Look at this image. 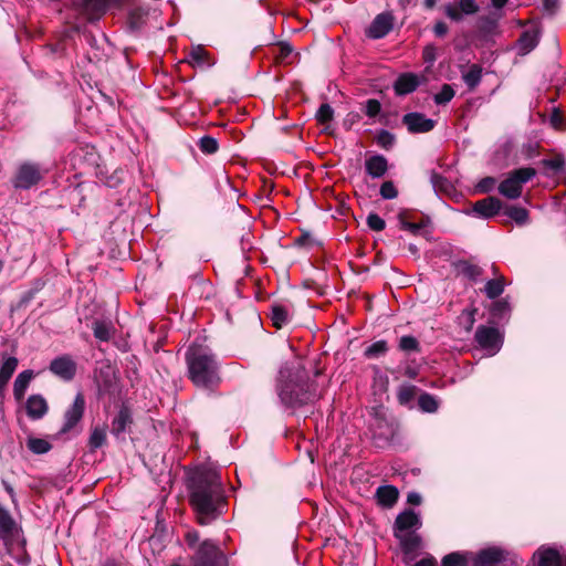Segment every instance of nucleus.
<instances>
[{
    "mask_svg": "<svg viewBox=\"0 0 566 566\" xmlns=\"http://www.w3.org/2000/svg\"><path fill=\"white\" fill-rule=\"evenodd\" d=\"M186 486L189 504L199 525H210L227 512L228 497L217 470L206 465L187 469Z\"/></svg>",
    "mask_w": 566,
    "mask_h": 566,
    "instance_id": "nucleus-1",
    "label": "nucleus"
},
{
    "mask_svg": "<svg viewBox=\"0 0 566 566\" xmlns=\"http://www.w3.org/2000/svg\"><path fill=\"white\" fill-rule=\"evenodd\" d=\"M275 390L286 409H296L314 403L317 399L316 386L310 381L304 364L292 359L282 364L276 377Z\"/></svg>",
    "mask_w": 566,
    "mask_h": 566,
    "instance_id": "nucleus-2",
    "label": "nucleus"
},
{
    "mask_svg": "<svg viewBox=\"0 0 566 566\" xmlns=\"http://www.w3.org/2000/svg\"><path fill=\"white\" fill-rule=\"evenodd\" d=\"M188 378L202 389H213L221 381L220 366L216 355L202 345L191 344L185 354Z\"/></svg>",
    "mask_w": 566,
    "mask_h": 566,
    "instance_id": "nucleus-3",
    "label": "nucleus"
},
{
    "mask_svg": "<svg viewBox=\"0 0 566 566\" xmlns=\"http://www.w3.org/2000/svg\"><path fill=\"white\" fill-rule=\"evenodd\" d=\"M184 541L191 552L189 556L190 566H223L226 564V555L218 543L209 538L201 541L200 533L197 530L186 532ZM170 566L184 565L174 562Z\"/></svg>",
    "mask_w": 566,
    "mask_h": 566,
    "instance_id": "nucleus-4",
    "label": "nucleus"
},
{
    "mask_svg": "<svg viewBox=\"0 0 566 566\" xmlns=\"http://www.w3.org/2000/svg\"><path fill=\"white\" fill-rule=\"evenodd\" d=\"M46 172L48 170L39 163L23 161L12 177V185L15 189L29 190L39 185Z\"/></svg>",
    "mask_w": 566,
    "mask_h": 566,
    "instance_id": "nucleus-5",
    "label": "nucleus"
},
{
    "mask_svg": "<svg viewBox=\"0 0 566 566\" xmlns=\"http://www.w3.org/2000/svg\"><path fill=\"white\" fill-rule=\"evenodd\" d=\"M535 175L536 170L532 167L515 169L499 185V192L507 199H517L522 196L523 184L530 181Z\"/></svg>",
    "mask_w": 566,
    "mask_h": 566,
    "instance_id": "nucleus-6",
    "label": "nucleus"
},
{
    "mask_svg": "<svg viewBox=\"0 0 566 566\" xmlns=\"http://www.w3.org/2000/svg\"><path fill=\"white\" fill-rule=\"evenodd\" d=\"M86 407V400L83 392L78 391L73 400V402L66 408L63 415V426L61 427L60 431L57 432V436H64L66 433H70L72 431H75L76 434L80 433V430H77V424L81 422V420L84 417Z\"/></svg>",
    "mask_w": 566,
    "mask_h": 566,
    "instance_id": "nucleus-7",
    "label": "nucleus"
},
{
    "mask_svg": "<svg viewBox=\"0 0 566 566\" xmlns=\"http://www.w3.org/2000/svg\"><path fill=\"white\" fill-rule=\"evenodd\" d=\"M476 344L490 355H495L503 345V335L494 326L480 325L474 334Z\"/></svg>",
    "mask_w": 566,
    "mask_h": 566,
    "instance_id": "nucleus-8",
    "label": "nucleus"
},
{
    "mask_svg": "<svg viewBox=\"0 0 566 566\" xmlns=\"http://www.w3.org/2000/svg\"><path fill=\"white\" fill-rule=\"evenodd\" d=\"M396 18L391 11H384L377 14L368 28L365 35L371 40H379L388 35L395 27Z\"/></svg>",
    "mask_w": 566,
    "mask_h": 566,
    "instance_id": "nucleus-9",
    "label": "nucleus"
},
{
    "mask_svg": "<svg viewBox=\"0 0 566 566\" xmlns=\"http://www.w3.org/2000/svg\"><path fill=\"white\" fill-rule=\"evenodd\" d=\"M49 370L64 381L74 379L77 370V364L71 355L64 354L51 360Z\"/></svg>",
    "mask_w": 566,
    "mask_h": 566,
    "instance_id": "nucleus-10",
    "label": "nucleus"
},
{
    "mask_svg": "<svg viewBox=\"0 0 566 566\" xmlns=\"http://www.w3.org/2000/svg\"><path fill=\"white\" fill-rule=\"evenodd\" d=\"M470 555L472 566H499L505 559V551L497 546L470 552Z\"/></svg>",
    "mask_w": 566,
    "mask_h": 566,
    "instance_id": "nucleus-11",
    "label": "nucleus"
},
{
    "mask_svg": "<svg viewBox=\"0 0 566 566\" xmlns=\"http://www.w3.org/2000/svg\"><path fill=\"white\" fill-rule=\"evenodd\" d=\"M397 434V426L384 416H377L373 429V439L378 447L388 446Z\"/></svg>",
    "mask_w": 566,
    "mask_h": 566,
    "instance_id": "nucleus-12",
    "label": "nucleus"
},
{
    "mask_svg": "<svg viewBox=\"0 0 566 566\" xmlns=\"http://www.w3.org/2000/svg\"><path fill=\"white\" fill-rule=\"evenodd\" d=\"M401 122L410 134L429 133L436 126V120L428 118L424 114L418 112L405 114Z\"/></svg>",
    "mask_w": 566,
    "mask_h": 566,
    "instance_id": "nucleus-13",
    "label": "nucleus"
},
{
    "mask_svg": "<svg viewBox=\"0 0 566 566\" xmlns=\"http://www.w3.org/2000/svg\"><path fill=\"white\" fill-rule=\"evenodd\" d=\"M480 11L475 0H454V4L444 7L446 15L454 22H460L463 15H473Z\"/></svg>",
    "mask_w": 566,
    "mask_h": 566,
    "instance_id": "nucleus-14",
    "label": "nucleus"
},
{
    "mask_svg": "<svg viewBox=\"0 0 566 566\" xmlns=\"http://www.w3.org/2000/svg\"><path fill=\"white\" fill-rule=\"evenodd\" d=\"M422 522L420 516L412 509H406L397 515L394 522L392 532L394 534L416 532V530L420 528Z\"/></svg>",
    "mask_w": 566,
    "mask_h": 566,
    "instance_id": "nucleus-15",
    "label": "nucleus"
},
{
    "mask_svg": "<svg viewBox=\"0 0 566 566\" xmlns=\"http://www.w3.org/2000/svg\"><path fill=\"white\" fill-rule=\"evenodd\" d=\"M499 17L496 13H490L478 18L475 28L476 36L482 41L490 40L497 31Z\"/></svg>",
    "mask_w": 566,
    "mask_h": 566,
    "instance_id": "nucleus-16",
    "label": "nucleus"
},
{
    "mask_svg": "<svg viewBox=\"0 0 566 566\" xmlns=\"http://www.w3.org/2000/svg\"><path fill=\"white\" fill-rule=\"evenodd\" d=\"M502 207V201L499 198L489 196L475 201L472 209L478 216L490 219L495 217L501 211Z\"/></svg>",
    "mask_w": 566,
    "mask_h": 566,
    "instance_id": "nucleus-17",
    "label": "nucleus"
},
{
    "mask_svg": "<svg viewBox=\"0 0 566 566\" xmlns=\"http://www.w3.org/2000/svg\"><path fill=\"white\" fill-rule=\"evenodd\" d=\"M512 307L507 297L493 300L489 306L490 319L489 322L499 325L507 322L511 316Z\"/></svg>",
    "mask_w": 566,
    "mask_h": 566,
    "instance_id": "nucleus-18",
    "label": "nucleus"
},
{
    "mask_svg": "<svg viewBox=\"0 0 566 566\" xmlns=\"http://www.w3.org/2000/svg\"><path fill=\"white\" fill-rule=\"evenodd\" d=\"M132 423V411L127 406L123 405L112 421L111 433L117 439H120Z\"/></svg>",
    "mask_w": 566,
    "mask_h": 566,
    "instance_id": "nucleus-19",
    "label": "nucleus"
},
{
    "mask_svg": "<svg viewBox=\"0 0 566 566\" xmlns=\"http://www.w3.org/2000/svg\"><path fill=\"white\" fill-rule=\"evenodd\" d=\"M19 530L20 528L10 512L0 504V538L2 541L13 539Z\"/></svg>",
    "mask_w": 566,
    "mask_h": 566,
    "instance_id": "nucleus-20",
    "label": "nucleus"
},
{
    "mask_svg": "<svg viewBox=\"0 0 566 566\" xmlns=\"http://www.w3.org/2000/svg\"><path fill=\"white\" fill-rule=\"evenodd\" d=\"M25 411L30 419H42L49 411V405L41 395H31L25 402Z\"/></svg>",
    "mask_w": 566,
    "mask_h": 566,
    "instance_id": "nucleus-21",
    "label": "nucleus"
},
{
    "mask_svg": "<svg viewBox=\"0 0 566 566\" xmlns=\"http://www.w3.org/2000/svg\"><path fill=\"white\" fill-rule=\"evenodd\" d=\"M46 285V280L43 277H35L30 282V287L20 294V297L14 305L15 310H23L35 298Z\"/></svg>",
    "mask_w": 566,
    "mask_h": 566,
    "instance_id": "nucleus-22",
    "label": "nucleus"
},
{
    "mask_svg": "<svg viewBox=\"0 0 566 566\" xmlns=\"http://www.w3.org/2000/svg\"><path fill=\"white\" fill-rule=\"evenodd\" d=\"M419 77L415 73H402L395 81L394 90L396 95L402 96L415 92L419 86Z\"/></svg>",
    "mask_w": 566,
    "mask_h": 566,
    "instance_id": "nucleus-23",
    "label": "nucleus"
},
{
    "mask_svg": "<svg viewBox=\"0 0 566 566\" xmlns=\"http://www.w3.org/2000/svg\"><path fill=\"white\" fill-rule=\"evenodd\" d=\"M394 536L398 539L400 549L405 555H411L421 547L422 538L417 532L394 534Z\"/></svg>",
    "mask_w": 566,
    "mask_h": 566,
    "instance_id": "nucleus-24",
    "label": "nucleus"
},
{
    "mask_svg": "<svg viewBox=\"0 0 566 566\" xmlns=\"http://www.w3.org/2000/svg\"><path fill=\"white\" fill-rule=\"evenodd\" d=\"M537 566H563V557L556 548L541 546L535 553Z\"/></svg>",
    "mask_w": 566,
    "mask_h": 566,
    "instance_id": "nucleus-25",
    "label": "nucleus"
},
{
    "mask_svg": "<svg viewBox=\"0 0 566 566\" xmlns=\"http://www.w3.org/2000/svg\"><path fill=\"white\" fill-rule=\"evenodd\" d=\"M365 170L371 178H381L388 171V160L384 155H373L365 160Z\"/></svg>",
    "mask_w": 566,
    "mask_h": 566,
    "instance_id": "nucleus-26",
    "label": "nucleus"
},
{
    "mask_svg": "<svg viewBox=\"0 0 566 566\" xmlns=\"http://www.w3.org/2000/svg\"><path fill=\"white\" fill-rule=\"evenodd\" d=\"M409 218H410L409 210H401L398 213L400 228L402 230L409 231L413 235L419 234L421 229L427 228L431 223L429 216H422V218L419 222H411V221H409Z\"/></svg>",
    "mask_w": 566,
    "mask_h": 566,
    "instance_id": "nucleus-27",
    "label": "nucleus"
},
{
    "mask_svg": "<svg viewBox=\"0 0 566 566\" xmlns=\"http://www.w3.org/2000/svg\"><path fill=\"white\" fill-rule=\"evenodd\" d=\"M399 499V491L394 485H381L376 490L377 503L382 506L390 509Z\"/></svg>",
    "mask_w": 566,
    "mask_h": 566,
    "instance_id": "nucleus-28",
    "label": "nucleus"
},
{
    "mask_svg": "<svg viewBox=\"0 0 566 566\" xmlns=\"http://www.w3.org/2000/svg\"><path fill=\"white\" fill-rule=\"evenodd\" d=\"M97 388L99 396H113L116 392L117 380L115 375L109 370V368H107L106 370L102 369L99 371Z\"/></svg>",
    "mask_w": 566,
    "mask_h": 566,
    "instance_id": "nucleus-29",
    "label": "nucleus"
},
{
    "mask_svg": "<svg viewBox=\"0 0 566 566\" xmlns=\"http://www.w3.org/2000/svg\"><path fill=\"white\" fill-rule=\"evenodd\" d=\"M34 377V373L31 369L21 371L13 384V396L17 401H21L24 398L25 391Z\"/></svg>",
    "mask_w": 566,
    "mask_h": 566,
    "instance_id": "nucleus-30",
    "label": "nucleus"
},
{
    "mask_svg": "<svg viewBox=\"0 0 566 566\" xmlns=\"http://www.w3.org/2000/svg\"><path fill=\"white\" fill-rule=\"evenodd\" d=\"M19 365V360L17 357H7L2 365L0 366V395L6 390L9 380L14 374L17 367Z\"/></svg>",
    "mask_w": 566,
    "mask_h": 566,
    "instance_id": "nucleus-31",
    "label": "nucleus"
},
{
    "mask_svg": "<svg viewBox=\"0 0 566 566\" xmlns=\"http://www.w3.org/2000/svg\"><path fill=\"white\" fill-rule=\"evenodd\" d=\"M420 392L421 390L417 386L402 384L397 390V401L400 406L411 408V402Z\"/></svg>",
    "mask_w": 566,
    "mask_h": 566,
    "instance_id": "nucleus-32",
    "label": "nucleus"
},
{
    "mask_svg": "<svg viewBox=\"0 0 566 566\" xmlns=\"http://www.w3.org/2000/svg\"><path fill=\"white\" fill-rule=\"evenodd\" d=\"M272 325L276 329H281L290 322L289 311L285 306L279 303H273L270 307Z\"/></svg>",
    "mask_w": 566,
    "mask_h": 566,
    "instance_id": "nucleus-33",
    "label": "nucleus"
},
{
    "mask_svg": "<svg viewBox=\"0 0 566 566\" xmlns=\"http://www.w3.org/2000/svg\"><path fill=\"white\" fill-rule=\"evenodd\" d=\"M505 284V277L503 275H499L485 283L483 293L490 300H497V297L504 292Z\"/></svg>",
    "mask_w": 566,
    "mask_h": 566,
    "instance_id": "nucleus-34",
    "label": "nucleus"
},
{
    "mask_svg": "<svg viewBox=\"0 0 566 566\" xmlns=\"http://www.w3.org/2000/svg\"><path fill=\"white\" fill-rule=\"evenodd\" d=\"M93 335L101 342H108L114 332V327L111 322L95 319L92 324Z\"/></svg>",
    "mask_w": 566,
    "mask_h": 566,
    "instance_id": "nucleus-35",
    "label": "nucleus"
},
{
    "mask_svg": "<svg viewBox=\"0 0 566 566\" xmlns=\"http://www.w3.org/2000/svg\"><path fill=\"white\" fill-rule=\"evenodd\" d=\"M470 556V552H452L442 557L441 566H468Z\"/></svg>",
    "mask_w": 566,
    "mask_h": 566,
    "instance_id": "nucleus-36",
    "label": "nucleus"
},
{
    "mask_svg": "<svg viewBox=\"0 0 566 566\" xmlns=\"http://www.w3.org/2000/svg\"><path fill=\"white\" fill-rule=\"evenodd\" d=\"M148 12L143 8H134L128 12L127 24L132 31H139L146 22Z\"/></svg>",
    "mask_w": 566,
    "mask_h": 566,
    "instance_id": "nucleus-37",
    "label": "nucleus"
},
{
    "mask_svg": "<svg viewBox=\"0 0 566 566\" xmlns=\"http://www.w3.org/2000/svg\"><path fill=\"white\" fill-rule=\"evenodd\" d=\"M107 442V434L105 427H95L92 429L90 438H88V448L91 452H94L96 449L102 448Z\"/></svg>",
    "mask_w": 566,
    "mask_h": 566,
    "instance_id": "nucleus-38",
    "label": "nucleus"
},
{
    "mask_svg": "<svg viewBox=\"0 0 566 566\" xmlns=\"http://www.w3.org/2000/svg\"><path fill=\"white\" fill-rule=\"evenodd\" d=\"M520 49L523 53H528L538 44V32L534 30H526L522 32L518 38Z\"/></svg>",
    "mask_w": 566,
    "mask_h": 566,
    "instance_id": "nucleus-39",
    "label": "nucleus"
},
{
    "mask_svg": "<svg viewBox=\"0 0 566 566\" xmlns=\"http://www.w3.org/2000/svg\"><path fill=\"white\" fill-rule=\"evenodd\" d=\"M418 407L422 412L433 413L439 408V401L431 394L421 391L418 397Z\"/></svg>",
    "mask_w": 566,
    "mask_h": 566,
    "instance_id": "nucleus-40",
    "label": "nucleus"
},
{
    "mask_svg": "<svg viewBox=\"0 0 566 566\" xmlns=\"http://www.w3.org/2000/svg\"><path fill=\"white\" fill-rule=\"evenodd\" d=\"M504 214L514 220L518 226L526 224L530 219L527 209L517 206H507L504 210Z\"/></svg>",
    "mask_w": 566,
    "mask_h": 566,
    "instance_id": "nucleus-41",
    "label": "nucleus"
},
{
    "mask_svg": "<svg viewBox=\"0 0 566 566\" xmlns=\"http://www.w3.org/2000/svg\"><path fill=\"white\" fill-rule=\"evenodd\" d=\"M462 78L470 90H474L482 78V67L479 64H472Z\"/></svg>",
    "mask_w": 566,
    "mask_h": 566,
    "instance_id": "nucleus-42",
    "label": "nucleus"
},
{
    "mask_svg": "<svg viewBox=\"0 0 566 566\" xmlns=\"http://www.w3.org/2000/svg\"><path fill=\"white\" fill-rule=\"evenodd\" d=\"M387 352L388 343L384 339H380L368 346L364 352V356L368 359H375L385 356Z\"/></svg>",
    "mask_w": 566,
    "mask_h": 566,
    "instance_id": "nucleus-43",
    "label": "nucleus"
},
{
    "mask_svg": "<svg viewBox=\"0 0 566 566\" xmlns=\"http://www.w3.org/2000/svg\"><path fill=\"white\" fill-rule=\"evenodd\" d=\"M460 272L471 281H476L483 274V269L468 261H460L458 264Z\"/></svg>",
    "mask_w": 566,
    "mask_h": 566,
    "instance_id": "nucleus-44",
    "label": "nucleus"
},
{
    "mask_svg": "<svg viewBox=\"0 0 566 566\" xmlns=\"http://www.w3.org/2000/svg\"><path fill=\"white\" fill-rule=\"evenodd\" d=\"M28 449L34 454H44L52 449V444L45 439L29 438L27 441Z\"/></svg>",
    "mask_w": 566,
    "mask_h": 566,
    "instance_id": "nucleus-45",
    "label": "nucleus"
},
{
    "mask_svg": "<svg viewBox=\"0 0 566 566\" xmlns=\"http://www.w3.org/2000/svg\"><path fill=\"white\" fill-rule=\"evenodd\" d=\"M189 56L198 65L211 66L213 64V62L210 59L209 52L201 45L193 48Z\"/></svg>",
    "mask_w": 566,
    "mask_h": 566,
    "instance_id": "nucleus-46",
    "label": "nucleus"
},
{
    "mask_svg": "<svg viewBox=\"0 0 566 566\" xmlns=\"http://www.w3.org/2000/svg\"><path fill=\"white\" fill-rule=\"evenodd\" d=\"M398 347L405 353H419L421 350L420 343L411 335L401 336Z\"/></svg>",
    "mask_w": 566,
    "mask_h": 566,
    "instance_id": "nucleus-47",
    "label": "nucleus"
},
{
    "mask_svg": "<svg viewBox=\"0 0 566 566\" xmlns=\"http://www.w3.org/2000/svg\"><path fill=\"white\" fill-rule=\"evenodd\" d=\"M198 147L203 154L212 155L218 151L219 143L214 137L206 135L199 139Z\"/></svg>",
    "mask_w": 566,
    "mask_h": 566,
    "instance_id": "nucleus-48",
    "label": "nucleus"
},
{
    "mask_svg": "<svg viewBox=\"0 0 566 566\" xmlns=\"http://www.w3.org/2000/svg\"><path fill=\"white\" fill-rule=\"evenodd\" d=\"M315 119L321 125H326L334 119V109L328 103H323L315 114Z\"/></svg>",
    "mask_w": 566,
    "mask_h": 566,
    "instance_id": "nucleus-49",
    "label": "nucleus"
},
{
    "mask_svg": "<svg viewBox=\"0 0 566 566\" xmlns=\"http://www.w3.org/2000/svg\"><path fill=\"white\" fill-rule=\"evenodd\" d=\"M454 94L455 92L450 84H443L440 92L433 97L434 103L438 105H444L454 97Z\"/></svg>",
    "mask_w": 566,
    "mask_h": 566,
    "instance_id": "nucleus-50",
    "label": "nucleus"
},
{
    "mask_svg": "<svg viewBox=\"0 0 566 566\" xmlns=\"http://www.w3.org/2000/svg\"><path fill=\"white\" fill-rule=\"evenodd\" d=\"M395 142V135L386 129H380L376 136V143L386 150H389L394 146Z\"/></svg>",
    "mask_w": 566,
    "mask_h": 566,
    "instance_id": "nucleus-51",
    "label": "nucleus"
},
{
    "mask_svg": "<svg viewBox=\"0 0 566 566\" xmlns=\"http://www.w3.org/2000/svg\"><path fill=\"white\" fill-rule=\"evenodd\" d=\"M541 165L544 168L553 170L554 172H559L565 168V158L563 155L558 154L552 159L541 160Z\"/></svg>",
    "mask_w": 566,
    "mask_h": 566,
    "instance_id": "nucleus-52",
    "label": "nucleus"
},
{
    "mask_svg": "<svg viewBox=\"0 0 566 566\" xmlns=\"http://www.w3.org/2000/svg\"><path fill=\"white\" fill-rule=\"evenodd\" d=\"M379 193L382 199L389 200L398 197V190L392 180H387L381 184Z\"/></svg>",
    "mask_w": 566,
    "mask_h": 566,
    "instance_id": "nucleus-53",
    "label": "nucleus"
},
{
    "mask_svg": "<svg viewBox=\"0 0 566 566\" xmlns=\"http://www.w3.org/2000/svg\"><path fill=\"white\" fill-rule=\"evenodd\" d=\"M430 181L434 189L441 191H448L450 187L449 180L436 170L431 171Z\"/></svg>",
    "mask_w": 566,
    "mask_h": 566,
    "instance_id": "nucleus-54",
    "label": "nucleus"
},
{
    "mask_svg": "<svg viewBox=\"0 0 566 566\" xmlns=\"http://www.w3.org/2000/svg\"><path fill=\"white\" fill-rule=\"evenodd\" d=\"M366 223L373 231H382L386 228L385 220L376 212H370L367 216Z\"/></svg>",
    "mask_w": 566,
    "mask_h": 566,
    "instance_id": "nucleus-55",
    "label": "nucleus"
},
{
    "mask_svg": "<svg viewBox=\"0 0 566 566\" xmlns=\"http://www.w3.org/2000/svg\"><path fill=\"white\" fill-rule=\"evenodd\" d=\"M293 48L287 42H281L277 45V53L275 54V62L276 63H285L287 57L292 54Z\"/></svg>",
    "mask_w": 566,
    "mask_h": 566,
    "instance_id": "nucleus-56",
    "label": "nucleus"
},
{
    "mask_svg": "<svg viewBox=\"0 0 566 566\" xmlns=\"http://www.w3.org/2000/svg\"><path fill=\"white\" fill-rule=\"evenodd\" d=\"M381 111V104L378 99L376 98H369L366 101L365 103V114L369 117V118H375L376 116L379 115Z\"/></svg>",
    "mask_w": 566,
    "mask_h": 566,
    "instance_id": "nucleus-57",
    "label": "nucleus"
},
{
    "mask_svg": "<svg viewBox=\"0 0 566 566\" xmlns=\"http://www.w3.org/2000/svg\"><path fill=\"white\" fill-rule=\"evenodd\" d=\"M495 185H496V179L494 177L488 176V177L482 178L478 182L476 190L480 193H489L494 189Z\"/></svg>",
    "mask_w": 566,
    "mask_h": 566,
    "instance_id": "nucleus-58",
    "label": "nucleus"
},
{
    "mask_svg": "<svg viewBox=\"0 0 566 566\" xmlns=\"http://www.w3.org/2000/svg\"><path fill=\"white\" fill-rule=\"evenodd\" d=\"M125 171L119 168L116 169L106 180V184L111 188H116L124 181Z\"/></svg>",
    "mask_w": 566,
    "mask_h": 566,
    "instance_id": "nucleus-59",
    "label": "nucleus"
},
{
    "mask_svg": "<svg viewBox=\"0 0 566 566\" xmlns=\"http://www.w3.org/2000/svg\"><path fill=\"white\" fill-rule=\"evenodd\" d=\"M422 59L424 63L432 65L437 60V48L433 44H428L423 48Z\"/></svg>",
    "mask_w": 566,
    "mask_h": 566,
    "instance_id": "nucleus-60",
    "label": "nucleus"
},
{
    "mask_svg": "<svg viewBox=\"0 0 566 566\" xmlns=\"http://www.w3.org/2000/svg\"><path fill=\"white\" fill-rule=\"evenodd\" d=\"M476 312H478L476 308L462 311L460 319L465 322V329L468 332L471 331V328L473 327V324L475 322L474 315Z\"/></svg>",
    "mask_w": 566,
    "mask_h": 566,
    "instance_id": "nucleus-61",
    "label": "nucleus"
},
{
    "mask_svg": "<svg viewBox=\"0 0 566 566\" xmlns=\"http://www.w3.org/2000/svg\"><path fill=\"white\" fill-rule=\"evenodd\" d=\"M549 122L554 128H562L564 124V115L562 111H559L558 108H554L551 114Z\"/></svg>",
    "mask_w": 566,
    "mask_h": 566,
    "instance_id": "nucleus-62",
    "label": "nucleus"
},
{
    "mask_svg": "<svg viewBox=\"0 0 566 566\" xmlns=\"http://www.w3.org/2000/svg\"><path fill=\"white\" fill-rule=\"evenodd\" d=\"M543 9L548 15H554L558 9V0H543Z\"/></svg>",
    "mask_w": 566,
    "mask_h": 566,
    "instance_id": "nucleus-63",
    "label": "nucleus"
},
{
    "mask_svg": "<svg viewBox=\"0 0 566 566\" xmlns=\"http://www.w3.org/2000/svg\"><path fill=\"white\" fill-rule=\"evenodd\" d=\"M449 31L448 24L443 21H438L433 27V33L438 38L444 36Z\"/></svg>",
    "mask_w": 566,
    "mask_h": 566,
    "instance_id": "nucleus-64",
    "label": "nucleus"
}]
</instances>
